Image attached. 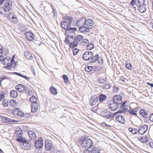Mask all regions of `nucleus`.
Masks as SVG:
<instances>
[{"label":"nucleus","instance_id":"nucleus-1","mask_svg":"<svg viewBox=\"0 0 153 153\" xmlns=\"http://www.w3.org/2000/svg\"><path fill=\"white\" fill-rule=\"evenodd\" d=\"M3 2V6L0 7V14L3 17H7L11 9L12 2L10 0H0V5Z\"/></svg>","mask_w":153,"mask_h":153},{"label":"nucleus","instance_id":"nucleus-2","mask_svg":"<svg viewBox=\"0 0 153 153\" xmlns=\"http://www.w3.org/2000/svg\"><path fill=\"white\" fill-rule=\"evenodd\" d=\"M83 36L81 35L78 36L74 40L73 42H71L70 44V47H77L79 45L82 43Z\"/></svg>","mask_w":153,"mask_h":153},{"label":"nucleus","instance_id":"nucleus-3","mask_svg":"<svg viewBox=\"0 0 153 153\" xmlns=\"http://www.w3.org/2000/svg\"><path fill=\"white\" fill-rule=\"evenodd\" d=\"M45 146L46 150L47 151L51 150L55 151L56 150V148L53 146L51 143V141L48 139H46L45 142Z\"/></svg>","mask_w":153,"mask_h":153},{"label":"nucleus","instance_id":"nucleus-4","mask_svg":"<svg viewBox=\"0 0 153 153\" xmlns=\"http://www.w3.org/2000/svg\"><path fill=\"white\" fill-rule=\"evenodd\" d=\"M15 88L18 91L22 92L24 91L25 92L27 93L29 92L30 88H26L25 86L21 84H18L15 87Z\"/></svg>","mask_w":153,"mask_h":153},{"label":"nucleus","instance_id":"nucleus-5","mask_svg":"<svg viewBox=\"0 0 153 153\" xmlns=\"http://www.w3.org/2000/svg\"><path fill=\"white\" fill-rule=\"evenodd\" d=\"M107 103L110 110L113 111H116L119 107V105L115 103L112 100L108 101Z\"/></svg>","mask_w":153,"mask_h":153},{"label":"nucleus","instance_id":"nucleus-6","mask_svg":"<svg viewBox=\"0 0 153 153\" xmlns=\"http://www.w3.org/2000/svg\"><path fill=\"white\" fill-rule=\"evenodd\" d=\"M93 145V143L91 140L88 139L82 143L81 146L83 148H88L92 147Z\"/></svg>","mask_w":153,"mask_h":153},{"label":"nucleus","instance_id":"nucleus-7","mask_svg":"<svg viewBox=\"0 0 153 153\" xmlns=\"http://www.w3.org/2000/svg\"><path fill=\"white\" fill-rule=\"evenodd\" d=\"M43 139L42 137H40L36 141L34 144L35 147L36 149H39L43 146Z\"/></svg>","mask_w":153,"mask_h":153},{"label":"nucleus","instance_id":"nucleus-8","mask_svg":"<svg viewBox=\"0 0 153 153\" xmlns=\"http://www.w3.org/2000/svg\"><path fill=\"white\" fill-rule=\"evenodd\" d=\"M145 3V0H132L130 4L131 5H136L138 7Z\"/></svg>","mask_w":153,"mask_h":153},{"label":"nucleus","instance_id":"nucleus-9","mask_svg":"<svg viewBox=\"0 0 153 153\" xmlns=\"http://www.w3.org/2000/svg\"><path fill=\"white\" fill-rule=\"evenodd\" d=\"M113 99L112 101L119 105H121L123 102L122 97L120 95H116L114 96Z\"/></svg>","mask_w":153,"mask_h":153},{"label":"nucleus","instance_id":"nucleus-10","mask_svg":"<svg viewBox=\"0 0 153 153\" xmlns=\"http://www.w3.org/2000/svg\"><path fill=\"white\" fill-rule=\"evenodd\" d=\"M99 98L96 95H94L92 97L89 101L90 104L92 106L95 105L98 102Z\"/></svg>","mask_w":153,"mask_h":153},{"label":"nucleus","instance_id":"nucleus-11","mask_svg":"<svg viewBox=\"0 0 153 153\" xmlns=\"http://www.w3.org/2000/svg\"><path fill=\"white\" fill-rule=\"evenodd\" d=\"M25 36L26 39L29 41H32L34 39V35L30 32L25 33Z\"/></svg>","mask_w":153,"mask_h":153},{"label":"nucleus","instance_id":"nucleus-12","mask_svg":"<svg viewBox=\"0 0 153 153\" xmlns=\"http://www.w3.org/2000/svg\"><path fill=\"white\" fill-rule=\"evenodd\" d=\"M148 127V126L146 125L142 126L138 130L139 133L141 135L143 134L147 131Z\"/></svg>","mask_w":153,"mask_h":153},{"label":"nucleus","instance_id":"nucleus-13","mask_svg":"<svg viewBox=\"0 0 153 153\" xmlns=\"http://www.w3.org/2000/svg\"><path fill=\"white\" fill-rule=\"evenodd\" d=\"M116 120L119 123L124 124L125 122V120L124 117L122 115H117L115 117Z\"/></svg>","mask_w":153,"mask_h":153},{"label":"nucleus","instance_id":"nucleus-14","mask_svg":"<svg viewBox=\"0 0 153 153\" xmlns=\"http://www.w3.org/2000/svg\"><path fill=\"white\" fill-rule=\"evenodd\" d=\"M30 141H27L26 140L23 144H22V146L25 149H29L32 146V144L30 143Z\"/></svg>","mask_w":153,"mask_h":153},{"label":"nucleus","instance_id":"nucleus-15","mask_svg":"<svg viewBox=\"0 0 153 153\" xmlns=\"http://www.w3.org/2000/svg\"><path fill=\"white\" fill-rule=\"evenodd\" d=\"M148 6V5L145 3L138 7V10L140 12L143 13L146 10Z\"/></svg>","mask_w":153,"mask_h":153},{"label":"nucleus","instance_id":"nucleus-16","mask_svg":"<svg viewBox=\"0 0 153 153\" xmlns=\"http://www.w3.org/2000/svg\"><path fill=\"white\" fill-rule=\"evenodd\" d=\"M71 24L69 22H67L66 21H63L61 22V26L64 29H68L70 26Z\"/></svg>","mask_w":153,"mask_h":153},{"label":"nucleus","instance_id":"nucleus-17","mask_svg":"<svg viewBox=\"0 0 153 153\" xmlns=\"http://www.w3.org/2000/svg\"><path fill=\"white\" fill-rule=\"evenodd\" d=\"M31 111L34 113L38 110V104L37 103H32L31 104Z\"/></svg>","mask_w":153,"mask_h":153},{"label":"nucleus","instance_id":"nucleus-18","mask_svg":"<svg viewBox=\"0 0 153 153\" xmlns=\"http://www.w3.org/2000/svg\"><path fill=\"white\" fill-rule=\"evenodd\" d=\"M29 138L31 140H35L36 139V135L35 133L31 131H29L27 132Z\"/></svg>","mask_w":153,"mask_h":153},{"label":"nucleus","instance_id":"nucleus-19","mask_svg":"<svg viewBox=\"0 0 153 153\" xmlns=\"http://www.w3.org/2000/svg\"><path fill=\"white\" fill-rule=\"evenodd\" d=\"M102 115L104 117H105L108 119L110 118L111 117V112L109 111L105 110L103 111L101 113Z\"/></svg>","mask_w":153,"mask_h":153},{"label":"nucleus","instance_id":"nucleus-20","mask_svg":"<svg viewBox=\"0 0 153 153\" xmlns=\"http://www.w3.org/2000/svg\"><path fill=\"white\" fill-rule=\"evenodd\" d=\"M85 19L84 18H82L77 21L76 23V25L78 27L83 26L84 25H85Z\"/></svg>","mask_w":153,"mask_h":153},{"label":"nucleus","instance_id":"nucleus-21","mask_svg":"<svg viewBox=\"0 0 153 153\" xmlns=\"http://www.w3.org/2000/svg\"><path fill=\"white\" fill-rule=\"evenodd\" d=\"M76 28H71L70 27L68 28L65 31L66 35H68V34H74V32L76 31Z\"/></svg>","mask_w":153,"mask_h":153},{"label":"nucleus","instance_id":"nucleus-22","mask_svg":"<svg viewBox=\"0 0 153 153\" xmlns=\"http://www.w3.org/2000/svg\"><path fill=\"white\" fill-rule=\"evenodd\" d=\"M7 52L3 51V47L0 44V57L5 56L7 55Z\"/></svg>","mask_w":153,"mask_h":153},{"label":"nucleus","instance_id":"nucleus-23","mask_svg":"<svg viewBox=\"0 0 153 153\" xmlns=\"http://www.w3.org/2000/svg\"><path fill=\"white\" fill-rule=\"evenodd\" d=\"M79 31L81 32H88L90 31V29L89 28L83 26H81L79 27Z\"/></svg>","mask_w":153,"mask_h":153},{"label":"nucleus","instance_id":"nucleus-24","mask_svg":"<svg viewBox=\"0 0 153 153\" xmlns=\"http://www.w3.org/2000/svg\"><path fill=\"white\" fill-rule=\"evenodd\" d=\"M93 53L90 51L85 52L83 55L82 57H93Z\"/></svg>","mask_w":153,"mask_h":153},{"label":"nucleus","instance_id":"nucleus-25","mask_svg":"<svg viewBox=\"0 0 153 153\" xmlns=\"http://www.w3.org/2000/svg\"><path fill=\"white\" fill-rule=\"evenodd\" d=\"M85 25L86 26H92L94 25V21L91 19H88L85 20Z\"/></svg>","mask_w":153,"mask_h":153},{"label":"nucleus","instance_id":"nucleus-26","mask_svg":"<svg viewBox=\"0 0 153 153\" xmlns=\"http://www.w3.org/2000/svg\"><path fill=\"white\" fill-rule=\"evenodd\" d=\"M26 140L22 137V136H18L16 139V140L19 143H22L23 144L25 141H26Z\"/></svg>","mask_w":153,"mask_h":153},{"label":"nucleus","instance_id":"nucleus-27","mask_svg":"<svg viewBox=\"0 0 153 153\" xmlns=\"http://www.w3.org/2000/svg\"><path fill=\"white\" fill-rule=\"evenodd\" d=\"M10 96L13 98H16L18 96L17 92L16 90H11L10 92Z\"/></svg>","mask_w":153,"mask_h":153},{"label":"nucleus","instance_id":"nucleus-28","mask_svg":"<svg viewBox=\"0 0 153 153\" xmlns=\"http://www.w3.org/2000/svg\"><path fill=\"white\" fill-rule=\"evenodd\" d=\"M10 58H4L1 61V63L4 65H8L10 64Z\"/></svg>","mask_w":153,"mask_h":153},{"label":"nucleus","instance_id":"nucleus-29","mask_svg":"<svg viewBox=\"0 0 153 153\" xmlns=\"http://www.w3.org/2000/svg\"><path fill=\"white\" fill-rule=\"evenodd\" d=\"M82 59L84 60L89 61V62L88 63V64H89L91 63H94L97 61V59H96V58H94V59H93V58H88L87 59L82 58Z\"/></svg>","mask_w":153,"mask_h":153},{"label":"nucleus","instance_id":"nucleus-30","mask_svg":"<svg viewBox=\"0 0 153 153\" xmlns=\"http://www.w3.org/2000/svg\"><path fill=\"white\" fill-rule=\"evenodd\" d=\"M106 99V96L105 95L101 94L99 96V100L100 102L104 101Z\"/></svg>","mask_w":153,"mask_h":153},{"label":"nucleus","instance_id":"nucleus-31","mask_svg":"<svg viewBox=\"0 0 153 153\" xmlns=\"http://www.w3.org/2000/svg\"><path fill=\"white\" fill-rule=\"evenodd\" d=\"M16 134V135L18 137V136H22L23 131L22 129L20 128H17L15 130Z\"/></svg>","mask_w":153,"mask_h":153},{"label":"nucleus","instance_id":"nucleus-32","mask_svg":"<svg viewBox=\"0 0 153 153\" xmlns=\"http://www.w3.org/2000/svg\"><path fill=\"white\" fill-rule=\"evenodd\" d=\"M139 140L142 143H145L147 142L149 139L146 136H144L140 138Z\"/></svg>","mask_w":153,"mask_h":153},{"label":"nucleus","instance_id":"nucleus-33","mask_svg":"<svg viewBox=\"0 0 153 153\" xmlns=\"http://www.w3.org/2000/svg\"><path fill=\"white\" fill-rule=\"evenodd\" d=\"M18 102L16 101V100L14 99H11L10 100L9 104L11 106L15 107V105H18Z\"/></svg>","mask_w":153,"mask_h":153},{"label":"nucleus","instance_id":"nucleus-34","mask_svg":"<svg viewBox=\"0 0 153 153\" xmlns=\"http://www.w3.org/2000/svg\"><path fill=\"white\" fill-rule=\"evenodd\" d=\"M140 114L144 118H145L147 116V113L144 109H141L139 111Z\"/></svg>","mask_w":153,"mask_h":153},{"label":"nucleus","instance_id":"nucleus-35","mask_svg":"<svg viewBox=\"0 0 153 153\" xmlns=\"http://www.w3.org/2000/svg\"><path fill=\"white\" fill-rule=\"evenodd\" d=\"M107 80L106 78L101 77L99 78L98 81L100 84H103Z\"/></svg>","mask_w":153,"mask_h":153},{"label":"nucleus","instance_id":"nucleus-36","mask_svg":"<svg viewBox=\"0 0 153 153\" xmlns=\"http://www.w3.org/2000/svg\"><path fill=\"white\" fill-rule=\"evenodd\" d=\"M125 67L127 69L131 70L132 67L131 65L130 64L129 61L127 60L126 63L125 64Z\"/></svg>","mask_w":153,"mask_h":153},{"label":"nucleus","instance_id":"nucleus-37","mask_svg":"<svg viewBox=\"0 0 153 153\" xmlns=\"http://www.w3.org/2000/svg\"><path fill=\"white\" fill-rule=\"evenodd\" d=\"M50 91L54 95H56L57 94V92L55 88L53 86H51L50 88Z\"/></svg>","mask_w":153,"mask_h":153},{"label":"nucleus","instance_id":"nucleus-38","mask_svg":"<svg viewBox=\"0 0 153 153\" xmlns=\"http://www.w3.org/2000/svg\"><path fill=\"white\" fill-rule=\"evenodd\" d=\"M9 15H8V19L9 20H11L12 19H13L16 17V16L13 13H9Z\"/></svg>","mask_w":153,"mask_h":153},{"label":"nucleus","instance_id":"nucleus-39","mask_svg":"<svg viewBox=\"0 0 153 153\" xmlns=\"http://www.w3.org/2000/svg\"><path fill=\"white\" fill-rule=\"evenodd\" d=\"M100 86L102 88L106 89H109L111 87V86L109 84L106 83Z\"/></svg>","mask_w":153,"mask_h":153},{"label":"nucleus","instance_id":"nucleus-40","mask_svg":"<svg viewBox=\"0 0 153 153\" xmlns=\"http://www.w3.org/2000/svg\"><path fill=\"white\" fill-rule=\"evenodd\" d=\"M85 69L86 72H89L93 69V67L92 66L86 67H85Z\"/></svg>","mask_w":153,"mask_h":153},{"label":"nucleus","instance_id":"nucleus-41","mask_svg":"<svg viewBox=\"0 0 153 153\" xmlns=\"http://www.w3.org/2000/svg\"><path fill=\"white\" fill-rule=\"evenodd\" d=\"M37 100L36 98L34 96H33L30 99V101L32 102V103H37L36 102Z\"/></svg>","mask_w":153,"mask_h":153},{"label":"nucleus","instance_id":"nucleus-42","mask_svg":"<svg viewBox=\"0 0 153 153\" xmlns=\"http://www.w3.org/2000/svg\"><path fill=\"white\" fill-rule=\"evenodd\" d=\"M2 105L4 107H7L8 105V100L6 99H4L2 102Z\"/></svg>","mask_w":153,"mask_h":153},{"label":"nucleus","instance_id":"nucleus-43","mask_svg":"<svg viewBox=\"0 0 153 153\" xmlns=\"http://www.w3.org/2000/svg\"><path fill=\"white\" fill-rule=\"evenodd\" d=\"M86 138L84 136H82L80 139L78 140V143L81 144V145L82 143L85 141Z\"/></svg>","mask_w":153,"mask_h":153},{"label":"nucleus","instance_id":"nucleus-44","mask_svg":"<svg viewBox=\"0 0 153 153\" xmlns=\"http://www.w3.org/2000/svg\"><path fill=\"white\" fill-rule=\"evenodd\" d=\"M19 110L20 111V109L19 108H15L13 110V114L15 116H17V114Z\"/></svg>","mask_w":153,"mask_h":153},{"label":"nucleus","instance_id":"nucleus-45","mask_svg":"<svg viewBox=\"0 0 153 153\" xmlns=\"http://www.w3.org/2000/svg\"><path fill=\"white\" fill-rule=\"evenodd\" d=\"M64 19L65 20V21H67V22H69V23H71V21L72 20V18L71 17L65 16L64 17Z\"/></svg>","mask_w":153,"mask_h":153},{"label":"nucleus","instance_id":"nucleus-46","mask_svg":"<svg viewBox=\"0 0 153 153\" xmlns=\"http://www.w3.org/2000/svg\"><path fill=\"white\" fill-rule=\"evenodd\" d=\"M128 111L130 114L135 115L136 116H137V114L136 113V111H135V109L134 110H128Z\"/></svg>","mask_w":153,"mask_h":153},{"label":"nucleus","instance_id":"nucleus-47","mask_svg":"<svg viewBox=\"0 0 153 153\" xmlns=\"http://www.w3.org/2000/svg\"><path fill=\"white\" fill-rule=\"evenodd\" d=\"M24 113L22 112L20 109V111L19 110L17 117H22L24 116Z\"/></svg>","mask_w":153,"mask_h":153},{"label":"nucleus","instance_id":"nucleus-48","mask_svg":"<svg viewBox=\"0 0 153 153\" xmlns=\"http://www.w3.org/2000/svg\"><path fill=\"white\" fill-rule=\"evenodd\" d=\"M25 56V57H32L31 54L28 51H25L24 53Z\"/></svg>","mask_w":153,"mask_h":153},{"label":"nucleus","instance_id":"nucleus-49","mask_svg":"<svg viewBox=\"0 0 153 153\" xmlns=\"http://www.w3.org/2000/svg\"><path fill=\"white\" fill-rule=\"evenodd\" d=\"M2 94H0V101L5 99V94L3 92H2Z\"/></svg>","mask_w":153,"mask_h":153},{"label":"nucleus","instance_id":"nucleus-50","mask_svg":"<svg viewBox=\"0 0 153 153\" xmlns=\"http://www.w3.org/2000/svg\"><path fill=\"white\" fill-rule=\"evenodd\" d=\"M94 47V45L90 43L87 46L86 48L88 50H90L93 49Z\"/></svg>","mask_w":153,"mask_h":153},{"label":"nucleus","instance_id":"nucleus-51","mask_svg":"<svg viewBox=\"0 0 153 153\" xmlns=\"http://www.w3.org/2000/svg\"><path fill=\"white\" fill-rule=\"evenodd\" d=\"M63 78L65 83H67L68 82V79L67 76L65 74L63 75Z\"/></svg>","mask_w":153,"mask_h":153},{"label":"nucleus","instance_id":"nucleus-52","mask_svg":"<svg viewBox=\"0 0 153 153\" xmlns=\"http://www.w3.org/2000/svg\"><path fill=\"white\" fill-rule=\"evenodd\" d=\"M128 107H129L130 109L131 108V107L128 105H126L123 106V110L124 113L125 112H126L128 111Z\"/></svg>","mask_w":153,"mask_h":153},{"label":"nucleus","instance_id":"nucleus-53","mask_svg":"<svg viewBox=\"0 0 153 153\" xmlns=\"http://www.w3.org/2000/svg\"><path fill=\"white\" fill-rule=\"evenodd\" d=\"M10 21L13 24H16L18 22V20L16 17H15L13 19H12L11 20H10Z\"/></svg>","mask_w":153,"mask_h":153},{"label":"nucleus","instance_id":"nucleus-54","mask_svg":"<svg viewBox=\"0 0 153 153\" xmlns=\"http://www.w3.org/2000/svg\"><path fill=\"white\" fill-rule=\"evenodd\" d=\"M96 59H97V61L99 64H101L103 63V60L102 59V58H96Z\"/></svg>","mask_w":153,"mask_h":153},{"label":"nucleus","instance_id":"nucleus-55","mask_svg":"<svg viewBox=\"0 0 153 153\" xmlns=\"http://www.w3.org/2000/svg\"><path fill=\"white\" fill-rule=\"evenodd\" d=\"M113 91L114 93H117L118 91L119 88L118 87L115 86L113 87Z\"/></svg>","mask_w":153,"mask_h":153},{"label":"nucleus","instance_id":"nucleus-56","mask_svg":"<svg viewBox=\"0 0 153 153\" xmlns=\"http://www.w3.org/2000/svg\"><path fill=\"white\" fill-rule=\"evenodd\" d=\"M5 79H9V78L6 75H3L1 77V81H3V80Z\"/></svg>","mask_w":153,"mask_h":153},{"label":"nucleus","instance_id":"nucleus-57","mask_svg":"<svg viewBox=\"0 0 153 153\" xmlns=\"http://www.w3.org/2000/svg\"><path fill=\"white\" fill-rule=\"evenodd\" d=\"M89 42V41L87 39L84 38L83 39L82 41V43H83V44H85L88 43Z\"/></svg>","mask_w":153,"mask_h":153},{"label":"nucleus","instance_id":"nucleus-58","mask_svg":"<svg viewBox=\"0 0 153 153\" xmlns=\"http://www.w3.org/2000/svg\"><path fill=\"white\" fill-rule=\"evenodd\" d=\"M66 35L67 36V37H68L69 39H73V37H74V34H68V35Z\"/></svg>","mask_w":153,"mask_h":153},{"label":"nucleus","instance_id":"nucleus-59","mask_svg":"<svg viewBox=\"0 0 153 153\" xmlns=\"http://www.w3.org/2000/svg\"><path fill=\"white\" fill-rule=\"evenodd\" d=\"M4 68H5L6 69L10 70L12 68V66L10 64L7 66H4Z\"/></svg>","mask_w":153,"mask_h":153},{"label":"nucleus","instance_id":"nucleus-60","mask_svg":"<svg viewBox=\"0 0 153 153\" xmlns=\"http://www.w3.org/2000/svg\"><path fill=\"white\" fill-rule=\"evenodd\" d=\"M138 132V131L137 128H134L131 133L133 134H136Z\"/></svg>","mask_w":153,"mask_h":153},{"label":"nucleus","instance_id":"nucleus-61","mask_svg":"<svg viewBox=\"0 0 153 153\" xmlns=\"http://www.w3.org/2000/svg\"><path fill=\"white\" fill-rule=\"evenodd\" d=\"M79 51V50H78L77 49L75 48V49H73V53L74 55L76 54L78 51Z\"/></svg>","mask_w":153,"mask_h":153},{"label":"nucleus","instance_id":"nucleus-62","mask_svg":"<svg viewBox=\"0 0 153 153\" xmlns=\"http://www.w3.org/2000/svg\"><path fill=\"white\" fill-rule=\"evenodd\" d=\"M149 119L151 121L153 122V113L151 114L150 115Z\"/></svg>","mask_w":153,"mask_h":153},{"label":"nucleus","instance_id":"nucleus-63","mask_svg":"<svg viewBox=\"0 0 153 153\" xmlns=\"http://www.w3.org/2000/svg\"><path fill=\"white\" fill-rule=\"evenodd\" d=\"M70 41V39H69L68 37H66L65 38V43H69Z\"/></svg>","mask_w":153,"mask_h":153},{"label":"nucleus","instance_id":"nucleus-64","mask_svg":"<svg viewBox=\"0 0 153 153\" xmlns=\"http://www.w3.org/2000/svg\"><path fill=\"white\" fill-rule=\"evenodd\" d=\"M14 58H11V59L10 60V65H11V66L12 65H13L15 62V61L14 60Z\"/></svg>","mask_w":153,"mask_h":153}]
</instances>
